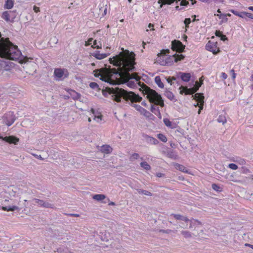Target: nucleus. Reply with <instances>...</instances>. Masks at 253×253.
Masks as SVG:
<instances>
[{
	"mask_svg": "<svg viewBox=\"0 0 253 253\" xmlns=\"http://www.w3.org/2000/svg\"><path fill=\"white\" fill-rule=\"evenodd\" d=\"M112 58H109L110 63L118 67L119 70L116 71L114 75H117L122 80L126 81V84L127 86L130 88H135L136 85L134 81H129L134 79L136 81L139 79L136 73L130 74V72L135 70V54L133 51L130 52L128 50H124Z\"/></svg>",
	"mask_w": 253,
	"mask_h": 253,
	"instance_id": "1",
	"label": "nucleus"
},
{
	"mask_svg": "<svg viewBox=\"0 0 253 253\" xmlns=\"http://www.w3.org/2000/svg\"><path fill=\"white\" fill-rule=\"evenodd\" d=\"M103 94L106 96V94H111L113 99L117 102H120L123 97L126 100H130L128 104L133 107L137 111H139L141 114H143L146 118L154 120L155 117L145 109L139 105L135 104L134 102H139L142 99V98L138 94H136L132 91H127L123 88L118 87H106L105 90H102Z\"/></svg>",
	"mask_w": 253,
	"mask_h": 253,
	"instance_id": "2",
	"label": "nucleus"
},
{
	"mask_svg": "<svg viewBox=\"0 0 253 253\" xmlns=\"http://www.w3.org/2000/svg\"><path fill=\"white\" fill-rule=\"evenodd\" d=\"M143 93L147 95V98L150 103L156 104L163 107L165 106L164 100L161 94H159L156 90L151 89L146 85L144 84Z\"/></svg>",
	"mask_w": 253,
	"mask_h": 253,
	"instance_id": "3",
	"label": "nucleus"
},
{
	"mask_svg": "<svg viewBox=\"0 0 253 253\" xmlns=\"http://www.w3.org/2000/svg\"><path fill=\"white\" fill-rule=\"evenodd\" d=\"M54 77L57 81H63L69 77V73L65 68H55L54 71Z\"/></svg>",
	"mask_w": 253,
	"mask_h": 253,
	"instance_id": "4",
	"label": "nucleus"
},
{
	"mask_svg": "<svg viewBox=\"0 0 253 253\" xmlns=\"http://www.w3.org/2000/svg\"><path fill=\"white\" fill-rule=\"evenodd\" d=\"M171 48L173 51L179 52H182L184 51L185 45H184L180 41L174 40L171 42Z\"/></svg>",
	"mask_w": 253,
	"mask_h": 253,
	"instance_id": "5",
	"label": "nucleus"
},
{
	"mask_svg": "<svg viewBox=\"0 0 253 253\" xmlns=\"http://www.w3.org/2000/svg\"><path fill=\"white\" fill-rule=\"evenodd\" d=\"M16 117L13 112L9 111L5 114L3 116V119L6 125L9 126L12 125L16 120Z\"/></svg>",
	"mask_w": 253,
	"mask_h": 253,
	"instance_id": "6",
	"label": "nucleus"
},
{
	"mask_svg": "<svg viewBox=\"0 0 253 253\" xmlns=\"http://www.w3.org/2000/svg\"><path fill=\"white\" fill-rule=\"evenodd\" d=\"M206 48L207 50L212 52L214 55H216L220 52V49L218 47H217V42H213L211 41H209L206 45Z\"/></svg>",
	"mask_w": 253,
	"mask_h": 253,
	"instance_id": "7",
	"label": "nucleus"
},
{
	"mask_svg": "<svg viewBox=\"0 0 253 253\" xmlns=\"http://www.w3.org/2000/svg\"><path fill=\"white\" fill-rule=\"evenodd\" d=\"M115 72H114L111 75V77H107L106 76H103V75H101L100 77V80L102 81H104L106 83H107L108 84H110L111 85H116L118 84V82H119V80H117V81H114L113 79V77H116L117 78L118 77H116L117 76V75H114V73H115Z\"/></svg>",
	"mask_w": 253,
	"mask_h": 253,
	"instance_id": "8",
	"label": "nucleus"
},
{
	"mask_svg": "<svg viewBox=\"0 0 253 253\" xmlns=\"http://www.w3.org/2000/svg\"><path fill=\"white\" fill-rule=\"evenodd\" d=\"M33 201L35 202L39 206L44 208L53 209L54 206L53 204H50L47 202L40 200L37 198L33 199Z\"/></svg>",
	"mask_w": 253,
	"mask_h": 253,
	"instance_id": "9",
	"label": "nucleus"
},
{
	"mask_svg": "<svg viewBox=\"0 0 253 253\" xmlns=\"http://www.w3.org/2000/svg\"><path fill=\"white\" fill-rule=\"evenodd\" d=\"M142 140L149 144L156 145L159 143V141L154 137H151L144 133H142Z\"/></svg>",
	"mask_w": 253,
	"mask_h": 253,
	"instance_id": "10",
	"label": "nucleus"
},
{
	"mask_svg": "<svg viewBox=\"0 0 253 253\" xmlns=\"http://www.w3.org/2000/svg\"><path fill=\"white\" fill-rule=\"evenodd\" d=\"M13 63L10 61H6L0 59V70L8 71L11 70Z\"/></svg>",
	"mask_w": 253,
	"mask_h": 253,
	"instance_id": "11",
	"label": "nucleus"
},
{
	"mask_svg": "<svg viewBox=\"0 0 253 253\" xmlns=\"http://www.w3.org/2000/svg\"><path fill=\"white\" fill-rule=\"evenodd\" d=\"M177 76L178 78H180L184 82H188L191 78V75L190 73L179 72L177 73Z\"/></svg>",
	"mask_w": 253,
	"mask_h": 253,
	"instance_id": "12",
	"label": "nucleus"
},
{
	"mask_svg": "<svg viewBox=\"0 0 253 253\" xmlns=\"http://www.w3.org/2000/svg\"><path fill=\"white\" fill-rule=\"evenodd\" d=\"M0 139L9 144H17L19 139L15 136L10 135L5 137H0Z\"/></svg>",
	"mask_w": 253,
	"mask_h": 253,
	"instance_id": "13",
	"label": "nucleus"
},
{
	"mask_svg": "<svg viewBox=\"0 0 253 253\" xmlns=\"http://www.w3.org/2000/svg\"><path fill=\"white\" fill-rule=\"evenodd\" d=\"M179 89L180 90V94H183V93L185 95H193V91L191 88H188L187 86L181 85Z\"/></svg>",
	"mask_w": 253,
	"mask_h": 253,
	"instance_id": "14",
	"label": "nucleus"
},
{
	"mask_svg": "<svg viewBox=\"0 0 253 253\" xmlns=\"http://www.w3.org/2000/svg\"><path fill=\"white\" fill-rule=\"evenodd\" d=\"M193 99L196 100L198 103H204V96L202 93H197L192 96Z\"/></svg>",
	"mask_w": 253,
	"mask_h": 253,
	"instance_id": "15",
	"label": "nucleus"
},
{
	"mask_svg": "<svg viewBox=\"0 0 253 253\" xmlns=\"http://www.w3.org/2000/svg\"><path fill=\"white\" fill-rule=\"evenodd\" d=\"M109 54V53H100L99 51H95L94 52L91 53L92 56L99 60L106 58Z\"/></svg>",
	"mask_w": 253,
	"mask_h": 253,
	"instance_id": "16",
	"label": "nucleus"
},
{
	"mask_svg": "<svg viewBox=\"0 0 253 253\" xmlns=\"http://www.w3.org/2000/svg\"><path fill=\"white\" fill-rule=\"evenodd\" d=\"M69 93L70 94L71 97L75 100H80L81 97L80 93L77 92L76 91L73 89H69L68 91Z\"/></svg>",
	"mask_w": 253,
	"mask_h": 253,
	"instance_id": "17",
	"label": "nucleus"
},
{
	"mask_svg": "<svg viewBox=\"0 0 253 253\" xmlns=\"http://www.w3.org/2000/svg\"><path fill=\"white\" fill-rule=\"evenodd\" d=\"M167 155L168 156V157L169 158L174 159V160L176 159L178 157V156H177L176 153L175 152V151H174L173 150L170 149H169V150H168L167 151Z\"/></svg>",
	"mask_w": 253,
	"mask_h": 253,
	"instance_id": "18",
	"label": "nucleus"
},
{
	"mask_svg": "<svg viewBox=\"0 0 253 253\" xmlns=\"http://www.w3.org/2000/svg\"><path fill=\"white\" fill-rule=\"evenodd\" d=\"M1 210L4 211H14L15 210H19V208L18 207L16 206H2L1 207Z\"/></svg>",
	"mask_w": 253,
	"mask_h": 253,
	"instance_id": "19",
	"label": "nucleus"
},
{
	"mask_svg": "<svg viewBox=\"0 0 253 253\" xmlns=\"http://www.w3.org/2000/svg\"><path fill=\"white\" fill-rule=\"evenodd\" d=\"M174 2V0H159L158 3L160 4V8H162L164 5H170Z\"/></svg>",
	"mask_w": 253,
	"mask_h": 253,
	"instance_id": "20",
	"label": "nucleus"
},
{
	"mask_svg": "<svg viewBox=\"0 0 253 253\" xmlns=\"http://www.w3.org/2000/svg\"><path fill=\"white\" fill-rule=\"evenodd\" d=\"M174 57L173 55H169L165 59V64L167 65H171L174 62Z\"/></svg>",
	"mask_w": 253,
	"mask_h": 253,
	"instance_id": "21",
	"label": "nucleus"
},
{
	"mask_svg": "<svg viewBox=\"0 0 253 253\" xmlns=\"http://www.w3.org/2000/svg\"><path fill=\"white\" fill-rule=\"evenodd\" d=\"M112 150L111 147L108 145H103L101 147V151L105 153L108 154L111 152Z\"/></svg>",
	"mask_w": 253,
	"mask_h": 253,
	"instance_id": "22",
	"label": "nucleus"
},
{
	"mask_svg": "<svg viewBox=\"0 0 253 253\" xmlns=\"http://www.w3.org/2000/svg\"><path fill=\"white\" fill-rule=\"evenodd\" d=\"M155 82L160 88H164V84L162 83L161 79L160 76H158L155 78Z\"/></svg>",
	"mask_w": 253,
	"mask_h": 253,
	"instance_id": "23",
	"label": "nucleus"
},
{
	"mask_svg": "<svg viewBox=\"0 0 253 253\" xmlns=\"http://www.w3.org/2000/svg\"><path fill=\"white\" fill-rule=\"evenodd\" d=\"M14 1L12 0H6L4 4L5 9H11L13 7Z\"/></svg>",
	"mask_w": 253,
	"mask_h": 253,
	"instance_id": "24",
	"label": "nucleus"
},
{
	"mask_svg": "<svg viewBox=\"0 0 253 253\" xmlns=\"http://www.w3.org/2000/svg\"><path fill=\"white\" fill-rule=\"evenodd\" d=\"M173 55V57H174V62H176V63H177L178 61L183 60L185 58V56L183 55V54H175Z\"/></svg>",
	"mask_w": 253,
	"mask_h": 253,
	"instance_id": "25",
	"label": "nucleus"
},
{
	"mask_svg": "<svg viewBox=\"0 0 253 253\" xmlns=\"http://www.w3.org/2000/svg\"><path fill=\"white\" fill-rule=\"evenodd\" d=\"M136 190L140 194H144L145 195L149 196H152L153 195L152 193H151L150 192L147 191V190H143V189H139V188L136 189Z\"/></svg>",
	"mask_w": 253,
	"mask_h": 253,
	"instance_id": "26",
	"label": "nucleus"
},
{
	"mask_svg": "<svg viewBox=\"0 0 253 253\" xmlns=\"http://www.w3.org/2000/svg\"><path fill=\"white\" fill-rule=\"evenodd\" d=\"M9 15L11 19V22H13L14 19L16 18L18 13L17 12L16 10H14L13 11H9Z\"/></svg>",
	"mask_w": 253,
	"mask_h": 253,
	"instance_id": "27",
	"label": "nucleus"
},
{
	"mask_svg": "<svg viewBox=\"0 0 253 253\" xmlns=\"http://www.w3.org/2000/svg\"><path fill=\"white\" fill-rule=\"evenodd\" d=\"M216 15V14H214ZM216 16H218V17L219 19H221V21H220V24H221L222 23L226 22L228 21V18H227V15H225V14H216Z\"/></svg>",
	"mask_w": 253,
	"mask_h": 253,
	"instance_id": "28",
	"label": "nucleus"
},
{
	"mask_svg": "<svg viewBox=\"0 0 253 253\" xmlns=\"http://www.w3.org/2000/svg\"><path fill=\"white\" fill-rule=\"evenodd\" d=\"M2 18L7 22H11L9 12L7 11H4L2 14Z\"/></svg>",
	"mask_w": 253,
	"mask_h": 253,
	"instance_id": "29",
	"label": "nucleus"
},
{
	"mask_svg": "<svg viewBox=\"0 0 253 253\" xmlns=\"http://www.w3.org/2000/svg\"><path fill=\"white\" fill-rule=\"evenodd\" d=\"M175 168L177 169H178L181 171L186 172V173H187L188 172L186 168L183 165H182L177 163L175 164Z\"/></svg>",
	"mask_w": 253,
	"mask_h": 253,
	"instance_id": "30",
	"label": "nucleus"
},
{
	"mask_svg": "<svg viewBox=\"0 0 253 253\" xmlns=\"http://www.w3.org/2000/svg\"><path fill=\"white\" fill-rule=\"evenodd\" d=\"M106 196L104 194H95L93 195V199L98 201H101L105 199Z\"/></svg>",
	"mask_w": 253,
	"mask_h": 253,
	"instance_id": "31",
	"label": "nucleus"
},
{
	"mask_svg": "<svg viewBox=\"0 0 253 253\" xmlns=\"http://www.w3.org/2000/svg\"><path fill=\"white\" fill-rule=\"evenodd\" d=\"M164 95L170 100L174 99V95L170 91L166 90L164 93Z\"/></svg>",
	"mask_w": 253,
	"mask_h": 253,
	"instance_id": "32",
	"label": "nucleus"
},
{
	"mask_svg": "<svg viewBox=\"0 0 253 253\" xmlns=\"http://www.w3.org/2000/svg\"><path fill=\"white\" fill-rule=\"evenodd\" d=\"M231 12H232L233 14L235 15L236 16H238L241 18H244V11H241L239 12L237 10H234V9H231L229 10Z\"/></svg>",
	"mask_w": 253,
	"mask_h": 253,
	"instance_id": "33",
	"label": "nucleus"
},
{
	"mask_svg": "<svg viewBox=\"0 0 253 253\" xmlns=\"http://www.w3.org/2000/svg\"><path fill=\"white\" fill-rule=\"evenodd\" d=\"M57 253H72L67 248H59L57 250Z\"/></svg>",
	"mask_w": 253,
	"mask_h": 253,
	"instance_id": "34",
	"label": "nucleus"
},
{
	"mask_svg": "<svg viewBox=\"0 0 253 253\" xmlns=\"http://www.w3.org/2000/svg\"><path fill=\"white\" fill-rule=\"evenodd\" d=\"M217 122L218 123H222L223 125H224L225 123H226L227 120L226 117L224 116L219 115L217 119Z\"/></svg>",
	"mask_w": 253,
	"mask_h": 253,
	"instance_id": "35",
	"label": "nucleus"
},
{
	"mask_svg": "<svg viewBox=\"0 0 253 253\" xmlns=\"http://www.w3.org/2000/svg\"><path fill=\"white\" fill-rule=\"evenodd\" d=\"M157 137L163 142H166L168 140L166 135L162 133L158 134Z\"/></svg>",
	"mask_w": 253,
	"mask_h": 253,
	"instance_id": "36",
	"label": "nucleus"
},
{
	"mask_svg": "<svg viewBox=\"0 0 253 253\" xmlns=\"http://www.w3.org/2000/svg\"><path fill=\"white\" fill-rule=\"evenodd\" d=\"M140 166L146 170H150L151 166L146 162H142L140 163Z\"/></svg>",
	"mask_w": 253,
	"mask_h": 253,
	"instance_id": "37",
	"label": "nucleus"
},
{
	"mask_svg": "<svg viewBox=\"0 0 253 253\" xmlns=\"http://www.w3.org/2000/svg\"><path fill=\"white\" fill-rule=\"evenodd\" d=\"M211 187L214 191L216 192H221L222 190V188L215 183H213L211 185Z\"/></svg>",
	"mask_w": 253,
	"mask_h": 253,
	"instance_id": "38",
	"label": "nucleus"
},
{
	"mask_svg": "<svg viewBox=\"0 0 253 253\" xmlns=\"http://www.w3.org/2000/svg\"><path fill=\"white\" fill-rule=\"evenodd\" d=\"M164 123L165 125L170 128H173L172 126V123L170 120L168 118H165L163 120Z\"/></svg>",
	"mask_w": 253,
	"mask_h": 253,
	"instance_id": "39",
	"label": "nucleus"
},
{
	"mask_svg": "<svg viewBox=\"0 0 253 253\" xmlns=\"http://www.w3.org/2000/svg\"><path fill=\"white\" fill-rule=\"evenodd\" d=\"M248 18L253 19V14L244 11L243 18L245 19L246 21H248Z\"/></svg>",
	"mask_w": 253,
	"mask_h": 253,
	"instance_id": "40",
	"label": "nucleus"
},
{
	"mask_svg": "<svg viewBox=\"0 0 253 253\" xmlns=\"http://www.w3.org/2000/svg\"><path fill=\"white\" fill-rule=\"evenodd\" d=\"M89 87L90 88H91L92 89H96L97 90H98L100 89V88H99V85L96 83L91 82L89 84Z\"/></svg>",
	"mask_w": 253,
	"mask_h": 253,
	"instance_id": "41",
	"label": "nucleus"
},
{
	"mask_svg": "<svg viewBox=\"0 0 253 253\" xmlns=\"http://www.w3.org/2000/svg\"><path fill=\"white\" fill-rule=\"evenodd\" d=\"M181 234L185 238H190L191 237V233L186 230H183L181 232Z\"/></svg>",
	"mask_w": 253,
	"mask_h": 253,
	"instance_id": "42",
	"label": "nucleus"
},
{
	"mask_svg": "<svg viewBox=\"0 0 253 253\" xmlns=\"http://www.w3.org/2000/svg\"><path fill=\"white\" fill-rule=\"evenodd\" d=\"M170 215L173 216V217L175 219H176V220H182V218H183V215H181L179 214L172 213V214H171Z\"/></svg>",
	"mask_w": 253,
	"mask_h": 253,
	"instance_id": "43",
	"label": "nucleus"
},
{
	"mask_svg": "<svg viewBox=\"0 0 253 253\" xmlns=\"http://www.w3.org/2000/svg\"><path fill=\"white\" fill-rule=\"evenodd\" d=\"M241 171L242 173H245V174H247V173L250 172V169L245 167H242Z\"/></svg>",
	"mask_w": 253,
	"mask_h": 253,
	"instance_id": "44",
	"label": "nucleus"
},
{
	"mask_svg": "<svg viewBox=\"0 0 253 253\" xmlns=\"http://www.w3.org/2000/svg\"><path fill=\"white\" fill-rule=\"evenodd\" d=\"M228 168L236 170L238 169V166L235 164L231 163L229 164Z\"/></svg>",
	"mask_w": 253,
	"mask_h": 253,
	"instance_id": "45",
	"label": "nucleus"
},
{
	"mask_svg": "<svg viewBox=\"0 0 253 253\" xmlns=\"http://www.w3.org/2000/svg\"><path fill=\"white\" fill-rule=\"evenodd\" d=\"M93 72L94 73V76L98 78L101 76V74L100 71V69H96Z\"/></svg>",
	"mask_w": 253,
	"mask_h": 253,
	"instance_id": "46",
	"label": "nucleus"
},
{
	"mask_svg": "<svg viewBox=\"0 0 253 253\" xmlns=\"http://www.w3.org/2000/svg\"><path fill=\"white\" fill-rule=\"evenodd\" d=\"M201 86V84L197 85V86L195 84L194 87H191L192 89V91H193V94H194L195 92H196L199 90V88Z\"/></svg>",
	"mask_w": 253,
	"mask_h": 253,
	"instance_id": "47",
	"label": "nucleus"
},
{
	"mask_svg": "<svg viewBox=\"0 0 253 253\" xmlns=\"http://www.w3.org/2000/svg\"><path fill=\"white\" fill-rule=\"evenodd\" d=\"M169 52H170V51L168 49H167L165 50L163 49L162 50H161V53H159L158 55V56H159L160 54L166 55L167 54L169 53Z\"/></svg>",
	"mask_w": 253,
	"mask_h": 253,
	"instance_id": "48",
	"label": "nucleus"
},
{
	"mask_svg": "<svg viewBox=\"0 0 253 253\" xmlns=\"http://www.w3.org/2000/svg\"><path fill=\"white\" fill-rule=\"evenodd\" d=\"M189 4V2L186 0H182L180 2L181 6H187Z\"/></svg>",
	"mask_w": 253,
	"mask_h": 253,
	"instance_id": "49",
	"label": "nucleus"
},
{
	"mask_svg": "<svg viewBox=\"0 0 253 253\" xmlns=\"http://www.w3.org/2000/svg\"><path fill=\"white\" fill-rule=\"evenodd\" d=\"M223 34V32L219 30H216L215 32V35L216 36V37L219 38H220Z\"/></svg>",
	"mask_w": 253,
	"mask_h": 253,
	"instance_id": "50",
	"label": "nucleus"
},
{
	"mask_svg": "<svg viewBox=\"0 0 253 253\" xmlns=\"http://www.w3.org/2000/svg\"><path fill=\"white\" fill-rule=\"evenodd\" d=\"M139 157V155L138 153H133L131 156V159H134V160H135V159H138Z\"/></svg>",
	"mask_w": 253,
	"mask_h": 253,
	"instance_id": "51",
	"label": "nucleus"
},
{
	"mask_svg": "<svg viewBox=\"0 0 253 253\" xmlns=\"http://www.w3.org/2000/svg\"><path fill=\"white\" fill-rule=\"evenodd\" d=\"M150 110L152 113H154L155 115H157V113H156L157 109H156L154 105H151Z\"/></svg>",
	"mask_w": 253,
	"mask_h": 253,
	"instance_id": "52",
	"label": "nucleus"
},
{
	"mask_svg": "<svg viewBox=\"0 0 253 253\" xmlns=\"http://www.w3.org/2000/svg\"><path fill=\"white\" fill-rule=\"evenodd\" d=\"M191 22V20L190 18H186L184 20V23L185 25H189Z\"/></svg>",
	"mask_w": 253,
	"mask_h": 253,
	"instance_id": "53",
	"label": "nucleus"
},
{
	"mask_svg": "<svg viewBox=\"0 0 253 253\" xmlns=\"http://www.w3.org/2000/svg\"><path fill=\"white\" fill-rule=\"evenodd\" d=\"M220 40L222 41L223 42L227 41H228V38L226 37V35L223 34L220 37Z\"/></svg>",
	"mask_w": 253,
	"mask_h": 253,
	"instance_id": "54",
	"label": "nucleus"
},
{
	"mask_svg": "<svg viewBox=\"0 0 253 253\" xmlns=\"http://www.w3.org/2000/svg\"><path fill=\"white\" fill-rule=\"evenodd\" d=\"M156 113H157V115H156L158 117V118L160 119H162V115H161L160 111L159 110V108L158 107L157 109Z\"/></svg>",
	"mask_w": 253,
	"mask_h": 253,
	"instance_id": "55",
	"label": "nucleus"
},
{
	"mask_svg": "<svg viewBox=\"0 0 253 253\" xmlns=\"http://www.w3.org/2000/svg\"><path fill=\"white\" fill-rule=\"evenodd\" d=\"M182 220L185 221V222H190L191 223L192 222V220H190L187 217L184 216L183 217Z\"/></svg>",
	"mask_w": 253,
	"mask_h": 253,
	"instance_id": "56",
	"label": "nucleus"
},
{
	"mask_svg": "<svg viewBox=\"0 0 253 253\" xmlns=\"http://www.w3.org/2000/svg\"><path fill=\"white\" fill-rule=\"evenodd\" d=\"M33 9L36 13H38L40 11V7L35 5L33 7Z\"/></svg>",
	"mask_w": 253,
	"mask_h": 253,
	"instance_id": "57",
	"label": "nucleus"
},
{
	"mask_svg": "<svg viewBox=\"0 0 253 253\" xmlns=\"http://www.w3.org/2000/svg\"><path fill=\"white\" fill-rule=\"evenodd\" d=\"M93 41V39L92 38H89L87 41V42H86L85 45V46H88V45H89L91 44V42L92 41Z\"/></svg>",
	"mask_w": 253,
	"mask_h": 253,
	"instance_id": "58",
	"label": "nucleus"
},
{
	"mask_svg": "<svg viewBox=\"0 0 253 253\" xmlns=\"http://www.w3.org/2000/svg\"><path fill=\"white\" fill-rule=\"evenodd\" d=\"M170 230H169V229H167V230H163V229H161L160 230V232H162L163 233H167V234H168L170 232Z\"/></svg>",
	"mask_w": 253,
	"mask_h": 253,
	"instance_id": "59",
	"label": "nucleus"
},
{
	"mask_svg": "<svg viewBox=\"0 0 253 253\" xmlns=\"http://www.w3.org/2000/svg\"><path fill=\"white\" fill-rule=\"evenodd\" d=\"M32 155L37 159L43 160V158L41 157V155H38L36 154H32Z\"/></svg>",
	"mask_w": 253,
	"mask_h": 253,
	"instance_id": "60",
	"label": "nucleus"
},
{
	"mask_svg": "<svg viewBox=\"0 0 253 253\" xmlns=\"http://www.w3.org/2000/svg\"><path fill=\"white\" fill-rule=\"evenodd\" d=\"M212 1H213L214 2H216V3H220V2H223V0H210V3H211Z\"/></svg>",
	"mask_w": 253,
	"mask_h": 253,
	"instance_id": "61",
	"label": "nucleus"
},
{
	"mask_svg": "<svg viewBox=\"0 0 253 253\" xmlns=\"http://www.w3.org/2000/svg\"><path fill=\"white\" fill-rule=\"evenodd\" d=\"M164 176H165V174L161 173V172H158V173H156V176L158 177H164Z\"/></svg>",
	"mask_w": 253,
	"mask_h": 253,
	"instance_id": "62",
	"label": "nucleus"
},
{
	"mask_svg": "<svg viewBox=\"0 0 253 253\" xmlns=\"http://www.w3.org/2000/svg\"><path fill=\"white\" fill-rule=\"evenodd\" d=\"M221 77L223 79H226L227 78V75L225 73H222Z\"/></svg>",
	"mask_w": 253,
	"mask_h": 253,
	"instance_id": "63",
	"label": "nucleus"
},
{
	"mask_svg": "<svg viewBox=\"0 0 253 253\" xmlns=\"http://www.w3.org/2000/svg\"><path fill=\"white\" fill-rule=\"evenodd\" d=\"M177 79H178L177 78V75H176V77H174V76H172V77L169 76V79H170L171 80H172V81H176Z\"/></svg>",
	"mask_w": 253,
	"mask_h": 253,
	"instance_id": "64",
	"label": "nucleus"
}]
</instances>
